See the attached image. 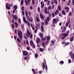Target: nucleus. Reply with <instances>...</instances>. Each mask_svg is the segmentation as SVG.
I'll return each mask as SVG.
<instances>
[{
	"label": "nucleus",
	"instance_id": "1",
	"mask_svg": "<svg viewBox=\"0 0 74 74\" xmlns=\"http://www.w3.org/2000/svg\"><path fill=\"white\" fill-rule=\"evenodd\" d=\"M18 33L19 38H20L21 40H22V32H21V30H19V31L18 32Z\"/></svg>",
	"mask_w": 74,
	"mask_h": 74
},
{
	"label": "nucleus",
	"instance_id": "2",
	"mask_svg": "<svg viewBox=\"0 0 74 74\" xmlns=\"http://www.w3.org/2000/svg\"><path fill=\"white\" fill-rule=\"evenodd\" d=\"M10 7H11V5L10 4L7 3L6 4V9H8V10H10L11 8Z\"/></svg>",
	"mask_w": 74,
	"mask_h": 74
},
{
	"label": "nucleus",
	"instance_id": "3",
	"mask_svg": "<svg viewBox=\"0 0 74 74\" xmlns=\"http://www.w3.org/2000/svg\"><path fill=\"white\" fill-rule=\"evenodd\" d=\"M72 54H73V52H71L69 53V55L71 58V59H72V60H74V54H73L72 56Z\"/></svg>",
	"mask_w": 74,
	"mask_h": 74
},
{
	"label": "nucleus",
	"instance_id": "4",
	"mask_svg": "<svg viewBox=\"0 0 74 74\" xmlns=\"http://www.w3.org/2000/svg\"><path fill=\"white\" fill-rule=\"evenodd\" d=\"M30 1H31V0H25V3L26 5H27L28 4H30Z\"/></svg>",
	"mask_w": 74,
	"mask_h": 74
},
{
	"label": "nucleus",
	"instance_id": "5",
	"mask_svg": "<svg viewBox=\"0 0 74 74\" xmlns=\"http://www.w3.org/2000/svg\"><path fill=\"white\" fill-rule=\"evenodd\" d=\"M23 54L25 56H27L28 55V53L26 51H23Z\"/></svg>",
	"mask_w": 74,
	"mask_h": 74
},
{
	"label": "nucleus",
	"instance_id": "6",
	"mask_svg": "<svg viewBox=\"0 0 74 74\" xmlns=\"http://www.w3.org/2000/svg\"><path fill=\"white\" fill-rule=\"evenodd\" d=\"M57 20L56 19V18H54L53 20V23H56V22H57Z\"/></svg>",
	"mask_w": 74,
	"mask_h": 74
},
{
	"label": "nucleus",
	"instance_id": "7",
	"mask_svg": "<svg viewBox=\"0 0 74 74\" xmlns=\"http://www.w3.org/2000/svg\"><path fill=\"white\" fill-rule=\"evenodd\" d=\"M39 36L41 38H42L43 37V34H42V33L40 32L39 33Z\"/></svg>",
	"mask_w": 74,
	"mask_h": 74
},
{
	"label": "nucleus",
	"instance_id": "8",
	"mask_svg": "<svg viewBox=\"0 0 74 74\" xmlns=\"http://www.w3.org/2000/svg\"><path fill=\"white\" fill-rule=\"evenodd\" d=\"M13 19H15V21H17L18 19V18H17V16L16 15H15L13 17Z\"/></svg>",
	"mask_w": 74,
	"mask_h": 74
},
{
	"label": "nucleus",
	"instance_id": "9",
	"mask_svg": "<svg viewBox=\"0 0 74 74\" xmlns=\"http://www.w3.org/2000/svg\"><path fill=\"white\" fill-rule=\"evenodd\" d=\"M36 41L37 44H39V42H40V38H38V39H36ZM38 41L39 42H38Z\"/></svg>",
	"mask_w": 74,
	"mask_h": 74
},
{
	"label": "nucleus",
	"instance_id": "10",
	"mask_svg": "<svg viewBox=\"0 0 74 74\" xmlns=\"http://www.w3.org/2000/svg\"><path fill=\"white\" fill-rule=\"evenodd\" d=\"M74 36H72V38H70V41L71 42H72V41H74Z\"/></svg>",
	"mask_w": 74,
	"mask_h": 74
},
{
	"label": "nucleus",
	"instance_id": "11",
	"mask_svg": "<svg viewBox=\"0 0 74 74\" xmlns=\"http://www.w3.org/2000/svg\"><path fill=\"white\" fill-rule=\"evenodd\" d=\"M23 19L24 22L25 23H26L27 24V21L26 20V18H25V16L23 17Z\"/></svg>",
	"mask_w": 74,
	"mask_h": 74
},
{
	"label": "nucleus",
	"instance_id": "12",
	"mask_svg": "<svg viewBox=\"0 0 74 74\" xmlns=\"http://www.w3.org/2000/svg\"><path fill=\"white\" fill-rule=\"evenodd\" d=\"M40 16L41 19H44V16H43L42 14H40Z\"/></svg>",
	"mask_w": 74,
	"mask_h": 74
},
{
	"label": "nucleus",
	"instance_id": "13",
	"mask_svg": "<svg viewBox=\"0 0 74 74\" xmlns=\"http://www.w3.org/2000/svg\"><path fill=\"white\" fill-rule=\"evenodd\" d=\"M62 15H66L65 11H64V10L62 11Z\"/></svg>",
	"mask_w": 74,
	"mask_h": 74
},
{
	"label": "nucleus",
	"instance_id": "14",
	"mask_svg": "<svg viewBox=\"0 0 74 74\" xmlns=\"http://www.w3.org/2000/svg\"><path fill=\"white\" fill-rule=\"evenodd\" d=\"M41 29H42V30H41L42 32H43V31H44V27H43L42 25H41Z\"/></svg>",
	"mask_w": 74,
	"mask_h": 74
},
{
	"label": "nucleus",
	"instance_id": "15",
	"mask_svg": "<svg viewBox=\"0 0 74 74\" xmlns=\"http://www.w3.org/2000/svg\"><path fill=\"white\" fill-rule=\"evenodd\" d=\"M51 18L49 17H47V19L45 20L46 21H49L50 20Z\"/></svg>",
	"mask_w": 74,
	"mask_h": 74
},
{
	"label": "nucleus",
	"instance_id": "16",
	"mask_svg": "<svg viewBox=\"0 0 74 74\" xmlns=\"http://www.w3.org/2000/svg\"><path fill=\"white\" fill-rule=\"evenodd\" d=\"M34 42L32 40H31L30 42V45L31 46L33 45Z\"/></svg>",
	"mask_w": 74,
	"mask_h": 74
},
{
	"label": "nucleus",
	"instance_id": "17",
	"mask_svg": "<svg viewBox=\"0 0 74 74\" xmlns=\"http://www.w3.org/2000/svg\"><path fill=\"white\" fill-rule=\"evenodd\" d=\"M58 10H59V11H61V8H62V7H61V6H60V5H59L58 7Z\"/></svg>",
	"mask_w": 74,
	"mask_h": 74
},
{
	"label": "nucleus",
	"instance_id": "18",
	"mask_svg": "<svg viewBox=\"0 0 74 74\" xmlns=\"http://www.w3.org/2000/svg\"><path fill=\"white\" fill-rule=\"evenodd\" d=\"M60 64H63L64 63V61H61L60 62Z\"/></svg>",
	"mask_w": 74,
	"mask_h": 74
},
{
	"label": "nucleus",
	"instance_id": "19",
	"mask_svg": "<svg viewBox=\"0 0 74 74\" xmlns=\"http://www.w3.org/2000/svg\"><path fill=\"white\" fill-rule=\"evenodd\" d=\"M13 8L15 9V10H16V9H17V8H18V6H17L16 5H15L14 7Z\"/></svg>",
	"mask_w": 74,
	"mask_h": 74
},
{
	"label": "nucleus",
	"instance_id": "20",
	"mask_svg": "<svg viewBox=\"0 0 74 74\" xmlns=\"http://www.w3.org/2000/svg\"><path fill=\"white\" fill-rule=\"evenodd\" d=\"M69 44H70L69 42H66L65 44V46L69 45Z\"/></svg>",
	"mask_w": 74,
	"mask_h": 74
},
{
	"label": "nucleus",
	"instance_id": "21",
	"mask_svg": "<svg viewBox=\"0 0 74 74\" xmlns=\"http://www.w3.org/2000/svg\"><path fill=\"white\" fill-rule=\"evenodd\" d=\"M27 33L29 36L30 35V34H31V33H30V32H29V30H28L27 31Z\"/></svg>",
	"mask_w": 74,
	"mask_h": 74
},
{
	"label": "nucleus",
	"instance_id": "22",
	"mask_svg": "<svg viewBox=\"0 0 74 74\" xmlns=\"http://www.w3.org/2000/svg\"><path fill=\"white\" fill-rule=\"evenodd\" d=\"M63 36L65 37H67L68 36V34L66 33H63Z\"/></svg>",
	"mask_w": 74,
	"mask_h": 74
},
{
	"label": "nucleus",
	"instance_id": "23",
	"mask_svg": "<svg viewBox=\"0 0 74 74\" xmlns=\"http://www.w3.org/2000/svg\"><path fill=\"white\" fill-rule=\"evenodd\" d=\"M36 21L37 22H40V20L39 19V18H38L37 17H36Z\"/></svg>",
	"mask_w": 74,
	"mask_h": 74
},
{
	"label": "nucleus",
	"instance_id": "24",
	"mask_svg": "<svg viewBox=\"0 0 74 74\" xmlns=\"http://www.w3.org/2000/svg\"><path fill=\"white\" fill-rule=\"evenodd\" d=\"M29 21H30V22H33V18H29Z\"/></svg>",
	"mask_w": 74,
	"mask_h": 74
},
{
	"label": "nucleus",
	"instance_id": "25",
	"mask_svg": "<svg viewBox=\"0 0 74 74\" xmlns=\"http://www.w3.org/2000/svg\"><path fill=\"white\" fill-rule=\"evenodd\" d=\"M40 52H43L44 51V49L40 48Z\"/></svg>",
	"mask_w": 74,
	"mask_h": 74
},
{
	"label": "nucleus",
	"instance_id": "26",
	"mask_svg": "<svg viewBox=\"0 0 74 74\" xmlns=\"http://www.w3.org/2000/svg\"><path fill=\"white\" fill-rule=\"evenodd\" d=\"M50 38H51L50 36H48L47 38V41H49V40H50Z\"/></svg>",
	"mask_w": 74,
	"mask_h": 74
},
{
	"label": "nucleus",
	"instance_id": "27",
	"mask_svg": "<svg viewBox=\"0 0 74 74\" xmlns=\"http://www.w3.org/2000/svg\"><path fill=\"white\" fill-rule=\"evenodd\" d=\"M21 28L23 29V30L24 29V25L23 24L21 25Z\"/></svg>",
	"mask_w": 74,
	"mask_h": 74
},
{
	"label": "nucleus",
	"instance_id": "28",
	"mask_svg": "<svg viewBox=\"0 0 74 74\" xmlns=\"http://www.w3.org/2000/svg\"><path fill=\"white\" fill-rule=\"evenodd\" d=\"M38 56V54L36 53L35 56V58H37V57Z\"/></svg>",
	"mask_w": 74,
	"mask_h": 74
},
{
	"label": "nucleus",
	"instance_id": "29",
	"mask_svg": "<svg viewBox=\"0 0 74 74\" xmlns=\"http://www.w3.org/2000/svg\"><path fill=\"white\" fill-rule=\"evenodd\" d=\"M11 27H12L13 29H15V27H14V24H12Z\"/></svg>",
	"mask_w": 74,
	"mask_h": 74
},
{
	"label": "nucleus",
	"instance_id": "30",
	"mask_svg": "<svg viewBox=\"0 0 74 74\" xmlns=\"http://www.w3.org/2000/svg\"><path fill=\"white\" fill-rule=\"evenodd\" d=\"M21 5H23V0H22V1H21Z\"/></svg>",
	"mask_w": 74,
	"mask_h": 74
},
{
	"label": "nucleus",
	"instance_id": "31",
	"mask_svg": "<svg viewBox=\"0 0 74 74\" xmlns=\"http://www.w3.org/2000/svg\"><path fill=\"white\" fill-rule=\"evenodd\" d=\"M51 9H52V8L51 7V6H49L48 7V10H51Z\"/></svg>",
	"mask_w": 74,
	"mask_h": 74
},
{
	"label": "nucleus",
	"instance_id": "32",
	"mask_svg": "<svg viewBox=\"0 0 74 74\" xmlns=\"http://www.w3.org/2000/svg\"><path fill=\"white\" fill-rule=\"evenodd\" d=\"M32 4H33V5H34V3H35L34 0H32Z\"/></svg>",
	"mask_w": 74,
	"mask_h": 74
},
{
	"label": "nucleus",
	"instance_id": "33",
	"mask_svg": "<svg viewBox=\"0 0 74 74\" xmlns=\"http://www.w3.org/2000/svg\"><path fill=\"white\" fill-rule=\"evenodd\" d=\"M45 70L46 71H47L48 70V67H47V65L46 64L45 65Z\"/></svg>",
	"mask_w": 74,
	"mask_h": 74
},
{
	"label": "nucleus",
	"instance_id": "34",
	"mask_svg": "<svg viewBox=\"0 0 74 74\" xmlns=\"http://www.w3.org/2000/svg\"><path fill=\"white\" fill-rule=\"evenodd\" d=\"M54 1L56 4H58V2L56 0H54Z\"/></svg>",
	"mask_w": 74,
	"mask_h": 74
},
{
	"label": "nucleus",
	"instance_id": "35",
	"mask_svg": "<svg viewBox=\"0 0 74 74\" xmlns=\"http://www.w3.org/2000/svg\"><path fill=\"white\" fill-rule=\"evenodd\" d=\"M69 23H66V27H67L68 26H69Z\"/></svg>",
	"mask_w": 74,
	"mask_h": 74
},
{
	"label": "nucleus",
	"instance_id": "36",
	"mask_svg": "<svg viewBox=\"0 0 74 74\" xmlns=\"http://www.w3.org/2000/svg\"><path fill=\"white\" fill-rule=\"evenodd\" d=\"M42 44L43 47L45 48V47H44V46L45 45V43L44 42H42Z\"/></svg>",
	"mask_w": 74,
	"mask_h": 74
},
{
	"label": "nucleus",
	"instance_id": "37",
	"mask_svg": "<svg viewBox=\"0 0 74 74\" xmlns=\"http://www.w3.org/2000/svg\"><path fill=\"white\" fill-rule=\"evenodd\" d=\"M41 5V8H42L44 7V3H43Z\"/></svg>",
	"mask_w": 74,
	"mask_h": 74
},
{
	"label": "nucleus",
	"instance_id": "38",
	"mask_svg": "<svg viewBox=\"0 0 74 74\" xmlns=\"http://www.w3.org/2000/svg\"><path fill=\"white\" fill-rule=\"evenodd\" d=\"M27 25L28 27H30V23L29 22V21H27Z\"/></svg>",
	"mask_w": 74,
	"mask_h": 74
},
{
	"label": "nucleus",
	"instance_id": "39",
	"mask_svg": "<svg viewBox=\"0 0 74 74\" xmlns=\"http://www.w3.org/2000/svg\"><path fill=\"white\" fill-rule=\"evenodd\" d=\"M17 40L18 41V42H21V40H20V39H19V38H18L17 39Z\"/></svg>",
	"mask_w": 74,
	"mask_h": 74
},
{
	"label": "nucleus",
	"instance_id": "40",
	"mask_svg": "<svg viewBox=\"0 0 74 74\" xmlns=\"http://www.w3.org/2000/svg\"><path fill=\"white\" fill-rule=\"evenodd\" d=\"M42 66L43 69H45V64L44 62L42 63Z\"/></svg>",
	"mask_w": 74,
	"mask_h": 74
},
{
	"label": "nucleus",
	"instance_id": "41",
	"mask_svg": "<svg viewBox=\"0 0 74 74\" xmlns=\"http://www.w3.org/2000/svg\"><path fill=\"white\" fill-rule=\"evenodd\" d=\"M25 12L26 16H27V11H25Z\"/></svg>",
	"mask_w": 74,
	"mask_h": 74
},
{
	"label": "nucleus",
	"instance_id": "42",
	"mask_svg": "<svg viewBox=\"0 0 74 74\" xmlns=\"http://www.w3.org/2000/svg\"><path fill=\"white\" fill-rule=\"evenodd\" d=\"M69 16H71V15H72V12H69Z\"/></svg>",
	"mask_w": 74,
	"mask_h": 74
},
{
	"label": "nucleus",
	"instance_id": "43",
	"mask_svg": "<svg viewBox=\"0 0 74 74\" xmlns=\"http://www.w3.org/2000/svg\"><path fill=\"white\" fill-rule=\"evenodd\" d=\"M32 71H33V73H34V74H35V71H34V69H32Z\"/></svg>",
	"mask_w": 74,
	"mask_h": 74
},
{
	"label": "nucleus",
	"instance_id": "44",
	"mask_svg": "<svg viewBox=\"0 0 74 74\" xmlns=\"http://www.w3.org/2000/svg\"><path fill=\"white\" fill-rule=\"evenodd\" d=\"M55 14V13L53 12L52 14V15L53 16L52 17H55V15H54Z\"/></svg>",
	"mask_w": 74,
	"mask_h": 74
},
{
	"label": "nucleus",
	"instance_id": "45",
	"mask_svg": "<svg viewBox=\"0 0 74 74\" xmlns=\"http://www.w3.org/2000/svg\"><path fill=\"white\" fill-rule=\"evenodd\" d=\"M45 25H47L48 23V22L47 21H45Z\"/></svg>",
	"mask_w": 74,
	"mask_h": 74
},
{
	"label": "nucleus",
	"instance_id": "46",
	"mask_svg": "<svg viewBox=\"0 0 74 74\" xmlns=\"http://www.w3.org/2000/svg\"><path fill=\"white\" fill-rule=\"evenodd\" d=\"M40 23H39L38 24H37L36 26L37 27H40Z\"/></svg>",
	"mask_w": 74,
	"mask_h": 74
},
{
	"label": "nucleus",
	"instance_id": "47",
	"mask_svg": "<svg viewBox=\"0 0 74 74\" xmlns=\"http://www.w3.org/2000/svg\"><path fill=\"white\" fill-rule=\"evenodd\" d=\"M45 38H43L42 40V41H45Z\"/></svg>",
	"mask_w": 74,
	"mask_h": 74
},
{
	"label": "nucleus",
	"instance_id": "48",
	"mask_svg": "<svg viewBox=\"0 0 74 74\" xmlns=\"http://www.w3.org/2000/svg\"><path fill=\"white\" fill-rule=\"evenodd\" d=\"M28 14L29 15V16H31V12H30V11L28 12Z\"/></svg>",
	"mask_w": 74,
	"mask_h": 74
},
{
	"label": "nucleus",
	"instance_id": "49",
	"mask_svg": "<svg viewBox=\"0 0 74 74\" xmlns=\"http://www.w3.org/2000/svg\"><path fill=\"white\" fill-rule=\"evenodd\" d=\"M51 42L53 45H54V42L53 40H51Z\"/></svg>",
	"mask_w": 74,
	"mask_h": 74
},
{
	"label": "nucleus",
	"instance_id": "50",
	"mask_svg": "<svg viewBox=\"0 0 74 74\" xmlns=\"http://www.w3.org/2000/svg\"><path fill=\"white\" fill-rule=\"evenodd\" d=\"M45 13L46 14H47V10H44Z\"/></svg>",
	"mask_w": 74,
	"mask_h": 74
},
{
	"label": "nucleus",
	"instance_id": "51",
	"mask_svg": "<svg viewBox=\"0 0 74 74\" xmlns=\"http://www.w3.org/2000/svg\"><path fill=\"white\" fill-rule=\"evenodd\" d=\"M22 13L23 15L24 16V15H25V12H24V11H22Z\"/></svg>",
	"mask_w": 74,
	"mask_h": 74
},
{
	"label": "nucleus",
	"instance_id": "52",
	"mask_svg": "<svg viewBox=\"0 0 74 74\" xmlns=\"http://www.w3.org/2000/svg\"><path fill=\"white\" fill-rule=\"evenodd\" d=\"M38 12H39L40 11V7H38Z\"/></svg>",
	"mask_w": 74,
	"mask_h": 74
},
{
	"label": "nucleus",
	"instance_id": "53",
	"mask_svg": "<svg viewBox=\"0 0 74 74\" xmlns=\"http://www.w3.org/2000/svg\"><path fill=\"white\" fill-rule=\"evenodd\" d=\"M65 38V37L64 36H63L62 37V38H61L62 40H63Z\"/></svg>",
	"mask_w": 74,
	"mask_h": 74
},
{
	"label": "nucleus",
	"instance_id": "54",
	"mask_svg": "<svg viewBox=\"0 0 74 74\" xmlns=\"http://www.w3.org/2000/svg\"><path fill=\"white\" fill-rule=\"evenodd\" d=\"M27 57H24V60H27Z\"/></svg>",
	"mask_w": 74,
	"mask_h": 74
},
{
	"label": "nucleus",
	"instance_id": "55",
	"mask_svg": "<svg viewBox=\"0 0 74 74\" xmlns=\"http://www.w3.org/2000/svg\"><path fill=\"white\" fill-rule=\"evenodd\" d=\"M52 8L53 10V9H54V8H55V5H52Z\"/></svg>",
	"mask_w": 74,
	"mask_h": 74
},
{
	"label": "nucleus",
	"instance_id": "56",
	"mask_svg": "<svg viewBox=\"0 0 74 74\" xmlns=\"http://www.w3.org/2000/svg\"><path fill=\"white\" fill-rule=\"evenodd\" d=\"M49 3H50V2L49 1H48L47 2V5H49Z\"/></svg>",
	"mask_w": 74,
	"mask_h": 74
},
{
	"label": "nucleus",
	"instance_id": "57",
	"mask_svg": "<svg viewBox=\"0 0 74 74\" xmlns=\"http://www.w3.org/2000/svg\"><path fill=\"white\" fill-rule=\"evenodd\" d=\"M67 23H70V20H69L68 21V22H67Z\"/></svg>",
	"mask_w": 74,
	"mask_h": 74
},
{
	"label": "nucleus",
	"instance_id": "58",
	"mask_svg": "<svg viewBox=\"0 0 74 74\" xmlns=\"http://www.w3.org/2000/svg\"><path fill=\"white\" fill-rule=\"evenodd\" d=\"M18 21L20 23H21V19L19 18V20H18Z\"/></svg>",
	"mask_w": 74,
	"mask_h": 74
},
{
	"label": "nucleus",
	"instance_id": "59",
	"mask_svg": "<svg viewBox=\"0 0 74 74\" xmlns=\"http://www.w3.org/2000/svg\"><path fill=\"white\" fill-rule=\"evenodd\" d=\"M30 38H33V34H31L30 36Z\"/></svg>",
	"mask_w": 74,
	"mask_h": 74
},
{
	"label": "nucleus",
	"instance_id": "60",
	"mask_svg": "<svg viewBox=\"0 0 74 74\" xmlns=\"http://www.w3.org/2000/svg\"><path fill=\"white\" fill-rule=\"evenodd\" d=\"M56 12L57 13H58V14L59 13V11H58V10H57L56 11Z\"/></svg>",
	"mask_w": 74,
	"mask_h": 74
},
{
	"label": "nucleus",
	"instance_id": "61",
	"mask_svg": "<svg viewBox=\"0 0 74 74\" xmlns=\"http://www.w3.org/2000/svg\"><path fill=\"white\" fill-rule=\"evenodd\" d=\"M68 61H69V63H71V61L70 59H69L68 60Z\"/></svg>",
	"mask_w": 74,
	"mask_h": 74
},
{
	"label": "nucleus",
	"instance_id": "62",
	"mask_svg": "<svg viewBox=\"0 0 74 74\" xmlns=\"http://www.w3.org/2000/svg\"><path fill=\"white\" fill-rule=\"evenodd\" d=\"M14 38L15 40H16V36H14Z\"/></svg>",
	"mask_w": 74,
	"mask_h": 74
},
{
	"label": "nucleus",
	"instance_id": "63",
	"mask_svg": "<svg viewBox=\"0 0 74 74\" xmlns=\"http://www.w3.org/2000/svg\"><path fill=\"white\" fill-rule=\"evenodd\" d=\"M55 14L56 16L58 14V13H57V12H56V11H55Z\"/></svg>",
	"mask_w": 74,
	"mask_h": 74
},
{
	"label": "nucleus",
	"instance_id": "64",
	"mask_svg": "<svg viewBox=\"0 0 74 74\" xmlns=\"http://www.w3.org/2000/svg\"><path fill=\"white\" fill-rule=\"evenodd\" d=\"M72 3L73 5H74V0H72Z\"/></svg>",
	"mask_w": 74,
	"mask_h": 74
}]
</instances>
